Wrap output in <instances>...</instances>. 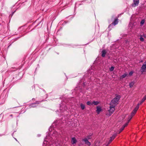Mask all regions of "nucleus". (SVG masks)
Wrapping results in <instances>:
<instances>
[{
    "mask_svg": "<svg viewBox=\"0 0 146 146\" xmlns=\"http://www.w3.org/2000/svg\"><path fill=\"white\" fill-rule=\"evenodd\" d=\"M107 52L105 50H103L102 51V56L103 57H104L105 56V55L106 53Z\"/></svg>",
    "mask_w": 146,
    "mask_h": 146,
    "instance_id": "obj_12",
    "label": "nucleus"
},
{
    "mask_svg": "<svg viewBox=\"0 0 146 146\" xmlns=\"http://www.w3.org/2000/svg\"><path fill=\"white\" fill-rule=\"evenodd\" d=\"M96 112L98 114H99L100 113V112L102 110L101 107L100 106H97L96 107Z\"/></svg>",
    "mask_w": 146,
    "mask_h": 146,
    "instance_id": "obj_9",
    "label": "nucleus"
},
{
    "mask_svg": "<svg viewBox=\"0 0 146 146\" xmlns=\"http://www.w3.org/2000/svg\"><path fill=\"white\" fill-rule=\"evenodd\" d=\"M103 146H107V145H104Z\"/></svg>",
    "mask_w": 146,
    "mask_h": 146,
    "instance_id": "obj_24",
    "label": "nucleus"
},
{
    "mask_svg": "<svg viewBox=\"0 0 146 146\" xmlns=\"http://www.w3.org/2000/svg\"><path fill=\"white\" fill-rule=\"evenodd\" d=\"M130 121H129V120H128V122L126 123H125L124 125L122 126V127H121V128L120 129V131L119 132V133H121L122 131L124 129V128L125 127H126L128 125V123Z\"/></svg>",
    "mask_w": 146,
    "mask_h": 146,
    "instance_id": "obj_7",
    "label": "nucleus"
},
{
    "mask_svg": "<svg viewBox=\"0 0 146 146\" xmlns=\"http://www.w3.org/2000/svg\"><path fill=\"white\" fill-rule=\"evenodd\" d=\"M146 99V97L145 96L141 101L140 103H139L140 104V105H141L143 103L145 100Z\"/></svg>",
    "mask_w": 146,
    "mask_h": 146,
    "instance_id": "obj_13",
    "label": "nucleus"
},
{
    "mask_svg": "<svg viewBox=\"0 0 146 146\" xmlns=\"http://www.w3.org/2000/svg\"><path fill=\"white\" fill-rule=\"evenodd\" d=\"M133 3L132 4L133 7H135L138 5L139 3V0H133Z\"/></svg>",
    "mask_w": 146,
    "mask_h": 146,
    "instance_id": "obj_5",
    "label": "nucleus"
},
{
    "mask_svg": "<svg viewBox=\"0 0 146 146\" xmlns=\"http://www.w3.org/2000/svg\"><path fill=\"white\" fill-rule=\"evenodd\" d=\"M77 141L75 137H73L72 138L71 143L72 144H76L77 143Z\"/></svg>",
    "mask_w": 146,
    "mask_h": 146,
    "instance_id": "obj_10",
    "label": "nucleus"
},
{
    "mask_svg": "<svg viewBox=\"0 0 146 146\" xmlns=\"http://www.w3.org/2000/svg\"><path fill=\"white\" fill-rule=\"evenodd\" d=\"M140 40L141 41H143L144 40V39L141 36L140 38Z\"/></svg>",
    "mask_w": 146,
    "mask_h": 146,
    "instance_id": "obj_20",
    "label": "nucleus"
},
{
    "mask_svg": "<svg viewBox=\"0 0 146 146\" xmlns=\"http://www.w3.org/2000/svg\"><path fill=\"white\" fill-rule=\"evenodd\" d=\"M116 136V135L114 134L110 138V139L108 144V145H109L112 141L115 138Z\"/></svg>",
    "mask_w": 146,
    "mask_h": 146,
    "instance_id": "obj_8",
    "label": "nucleus"
},
{
    "mask_svg": "<svg viewBox=\"0 0 146 146\" xmlns=\"http://www.w3.org/2000/svg\"><path fill=\"white\" fill-rule=\"evenodd\" d=\"M134 84V83L133 82L130 83L129 84V87L130 88H131L133 87Z\"/></svg>",
    "mask_w": 146,
    "mask_h": 146,
    "instance_id": "obj_17",
    "label": "nucleus"
},
{
    "mask_svg": "<svg viewBox=\"0 0 146 146\" xmlns=\"http://www.w3.org/2000/svg\"><path fill=\"white\" fill-rule=\"evenodd\" d=\"M128 74L127 73H125L123 74L120 77V79H122L123 78H125V77L127 76Z\"/></svg>",
    "mask_w": 146,
    "mask_h": 146,
    "instance_id": "obj_11",
    "label": "nucleus"
},
{
    "mask_svg": "<svg viewBox=\"0 0 146 146\" xmlns=\"http://www.w3.org/2000/svg\"><path fill=\"white\" fill-rule=\"evenodd\" d=\"M115 107L110 106V109L106 113V115L109 116H110L115 111Z\"/></svg>",
    "mask_w": 146,
    "mask_h": 146,
    "instance_id": "obj_3",
    "label": "nucleus"
},
{
    "mask_svg": "<svg viewBox=\"0 0 146 146\" xmlns=\"http://www.w3.org/2000/svg\"><path fill=\"white\" fill-rule=\"evenodd\" d=\"M141 71L142 72L146 71V62L143 64L141 68Z\"/></svg>",
    "mask_w": 146,
    "mask_h": 146,
    "instance_id": "obj_4",
    "label": "nucleus"
},
{
    "mask_svg": "<svg viewBox=\"0 0 146 146\" xmlns=\"http://www.w3.org/2000/svg\"><path fill=\"white\" fill-rule=\"evenodd\" d=\"M87 104L88 105H90V104H92L91 103V102H90L88 101L87 102Z\"/></svg>",
    "mask_w": 146,
    "mask_h": 146,
    "instance_id": "obj_22",
    "label": "nucleus"
},
{
    "mask_svg": "<svg viewBox=\"0 0 146 146\" xmlns=\"http://www.w3.org/2000/svg\"><path fill=\"white\" fill-rule=\"evenodd\" d=\"M36 104V103L32 104L30 105V106L31 107H34L35 106H34V105Z\"/></svg>",
    "mask_w": 146,
    "mask_h": 146,
    "instance_id": "obj_21",
    "label": "nucleus"
},
{
    "mask_svg": "<svg viewBox=\"0 0 146 146\" xmlns=\"http://www.w3.org/2000/svg\"><path fill=\"white\" fill-rule=\"evenodd\" d=\"M118 23L117 20L116 19L112 23V24L114 25H115Z\"/></svg>",
    "mask_w": 146,
    "mask_h": 146,
    "instance_id": "obj_15",
    "label": "nucleus"
},
{
    "mask_svg": "<svg viewBox=\"0 0 146 146\" xmlns=\"http://www.w3.org/2000/svg\"><path fill=\"white\" fill-rule=\"evenodd\" d=\"M99 102L98 101H93L92 102V105L93 104H94V105H96L99 104Z\"/></svg>",
    "mask_w": 146,
    "mask_h": 146,
    "instance_id": "obj_14",
    "label": "nucleus"
},
{
    "mask_svg": "<svg viewBox=\"0 0 146 146\" xmlns=\"http://www.w3.org/2000/svg\"><path fill=\"white\" fill-rule=\"evenodd\" d=\"M82 141L85 142V143L88 146H90L91 145V143L89 142L88 139L86 138H85L82 139Z\"/></svg>",
    "mask_w": 146,
    "mask_h": 146,
    "instance_id": "obj_6",
    "label": "nucleus"
},
{
    "mask_svg": "<svg viewBox=\"0 0 146 146\" xmlns=\"http://www.w3.org/2000/svg\"><path fill=\"white\" fill-rule=\"evenodd\" d=\"M114 67L113 66H111L110 68V71H112L114 69Z\"/></svg>",
    "mask_w": 146,
    "mask_h": 146,
    "instance_id": "obj_19",
    "label": "nucleus"
},
{
    "mask_svg": "<svg viewBox=\"0 0 146 146\" xmlns=\"http://www.w3.org/2000/svg\"><path fill=\"white\" fill-rule=\"evenodd\" d=\"M120 98V96H116V97L111 100L110 103V106L115 107L118 104V102Z\"/></svg>",
    "mask_w": 146,
    "mask_h": 146,
    "instance_id": "obj_1",
    "label": "nucleus"
},
{
    "mask_svg": "<svg viewBox=\"0 0 146 146\" xmlns=\"http://www.w3.org/2000/svg\"><path fill=\"white\" fill-rule=\"evenodd\" d=\"M82 110H83L85 108V105L82 104H80Z\"/></svg>",
    "mask_w": 146,
    "mask_h": 146,
    "instance_id": "obj_16",
    "label": "nucleus"
},
{
    "mask_svg": "<svg viewBox=\"0 0 146 146\" xmlns=\"http://www.w3.org/2000/svg\"><path fill=\"white\" fill-rule=\"evenodd\" d=\"M133 74V72H131L129 73V75L130 76H131Z\"/></svg>",
    "mask_w": 146,
    "mask_h": 146,
    "instance_id": "obj_23",
    "label": "nucleus"
},
{
    "mask_svg": "<svg viewBox=\"0 0 146 146\" xmlns=\"http://www.w3.org/2000/svg\"><path fill=\"white\" fill-rule=\"evenodd\" d=\"M145 22V21L144 20H141L140 22V24L141 25H143L144 24Z\"/></svg>",
    "mask_w": 146,
    "mask_h": 146,
    "instance_id": "obj_18",
    "label": "nucleus"
},
{
    "mask_svg": "<svg viewBox=\"0 0 146 146\" xmlns=\"http://www.w3.org/2000/svg\"><path fill=\"white\" fill-rule=\"evenodd\" d=\"M139 105L140 104H138L135 108L133 110L131 113V115L129 116L128 119V120H129V121H130L132 117L135 114L139 108Z\"/></svg>",
    "mask_w": 146,
    "mask_h": 146,
    "instance_id": "obj_2",
    "label": "nucleus"
},
{
    "mask_svg": "<svg viewBox=\"0 0 146 146\" xmlns=\"http://www.w3.org/2000/svg\"><path fill=\"white\" fill-rule=\"evenodd\" d=\"M146 97V95L145 96Z\"/></svg>",
    "mask_w": 146,
    "mask_h": 146,
    "instance_id": "obj_25",
    "label": "nucleus"
}]
</instances>
